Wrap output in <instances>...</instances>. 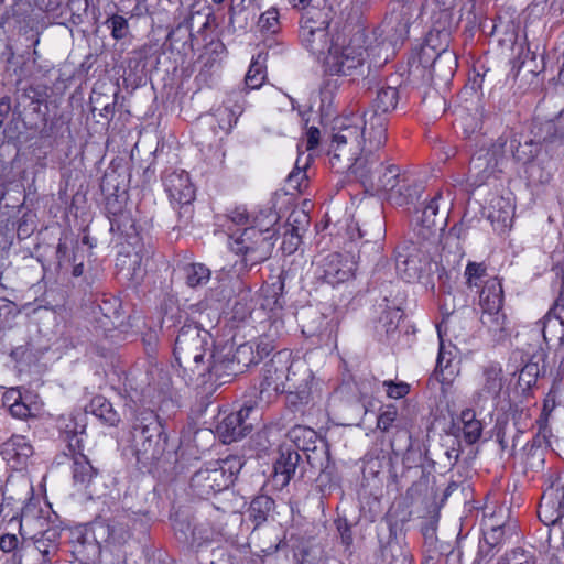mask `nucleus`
<instances>
[{"label": "nucleus", "instance_id": "1", "mask_svg": "<svg viewBox=\"0 0 564 564\" xmlns=\"http://www.w3.org/2000/svg\"><path fill=\"white\" fill-rule=\"evenodd\" d=\"M398 102V89L382 86L377 90L368 110L338 117L334 122L330 140L332 147L338 150L335 158L345 156L351 161L354 149H360L364 141V155L357 159L355 169L361 176L369 177L370 170L379 165L375 151L380 150L387 141V116L395 110Z\"/></svg>", "mask_w": 564, "mask_h": 564}, {"label": "nucleus", "instance_id": "2", "mask_svg": "<svg viewBox=\"0 0 564 564\" xmlns=\"http://www.w3.org/2000/svg\"><path fill=\"white\" fill-rule=\"evenodd\" d=\"M360 148H365L364 141H361ZM379 151L380 150L375 151V156L379 165L370 170L369 177L361 176L355 169V162L364 155L361 149H354L352 160L348 161L345 156L335 158L338 150L330 144L328 155L333 169L337 171H350L365 186H371L387 192L389 199L394 204L402 206L412 203L419 195L421 185L416 183V180L411 174L401 173L399 166L394 164L384 166Z\"/></svg>", "mask_w": 564, "mask_h": 564}, {"label": "nucleus", "instance_id": "3", "mask_svg": "<svg viewBox=\"0 0 564 564\" xmlns=\"http://www.w3.org/2000/svg\"><path fill=\"white\" fill-rule=\"evenodd\" d=\"M212 336L198 325L185 324L180 330L174 344V357L176 362L185 371L198 377L206 373L219 375L221 365L212 362L214 357L210 351Z\"/></svg>", "mask_w": 564, "mask_h": 564}, {"label": "nucleus", "instance_id": "4", "mask_svg": "<svg viewBox=\"0 0 564 564\" xmlns=\"http://www.w3.org/2000/svg\"><path fill=\"white\" fill-rule=\"evenodd\" d=\"M131 442L138 463L148 466L161 459L166 451L167 435L151 410L140 411L132 423Z\"/></svg>", "mask_w": 564, "mask_h": 564}, {"label": "nucleus", "instance_id": "5", "mask_svg": "<svg viewBox=\"0 0 564 564\" xmlns=\"http://www.w3.org/2000/svg\"><path fill=\"white\" fill-rule=\"evenodd\" d=\"M243 463L238 456L215 460L198 469L191 479V488L197 497L208 498L228 489L235 481Z\"/></svg>", "mask_w": 564, "mask_h": 564}, {"label": "nucleus", "instance_id": "6", "mask_svg": "<svg viewBox=\"0 0 564 564\" xmlns=\"http://www.w3.org/2000/svg\"><path fill=\"white\" fill-rule=\"evenodd\" d=\"M228 236L229 249L242 258L246 268H252L267 261L272 253L274 241H271L270 235L262 236L257 228H237L231 229Z\"/></svg>", "mask_w": 564, "mask_h": 564}, {"label": "nucleus", "instance_id": "7", "mask_svg": "<svg viewBox=\"0 0 564 564\" xmlns=\"http://www.w3.org/2000/svg\"><path fill=\"white\" fill-rule=\"evenodd\" d=\"M365 55L366 48L361 44L351 41L344 45L337 37V43L325 56V70L330 75L350 76L355 80L369 68L365 66Z\"/></svg>", "mask_w": 564, "mask_h": 564}, {"label": "nucleus", "instance_id": "8", "mask_svg": "<svg viewBox=\"0 0 564 564\" xmlns=\"http://www.w3.org/2000/svg\"><path fill=\"white\" fill-rule=\"evenodd\" d=\"M319 15V11H306L301 20L299 36L302 45L312 55L324 61L337 43V39L329 35V21L321 19Z\"/></svg>", "mask_w": 564, "mask_h": 564}, {"label": "nucleus", "instance_id": "9", "mask_svg": "<svg viewBox=\"0 0 564 564\" xmlns=\"http://www.w3.org/2000/svg\"><path fill=\"white\" fill-rule=\"evenodd\" d=\"M288 368H290L289 350L278 351L264 364L258 392L261 404H270L280 393L285 391L284 378Z\"/></svg>", "mask_w": 564, "mask_h": 564}, {"label": "nucleus", "instance_id": "10", "mask_svg": "<svg viewBox=\"0 0 564 564\" xmlns=\"http://www.w3.org/2000/svg\"><path fill=\"white\" fill-rule=\"evenodd\" d=\"M508 138L499 137L490 149L476 152L469 163V180L479 187L496 176L507 152Z\"/></svg>", "mask_w": 564, "mask_h": 564}, {"label": "nucleus", "instance_id": "11", "mask_svg": "<svg viewBox=\"0 0 564 564\" xmlns=\"http://www.w3.org/2000/svg\"><path fill=\"white\" fill-rule=\"evenodd\" d=\"M503 291L498 278L491 276L485 281L479 292L480 321L490 332L505 329L506 315L502 313Z\"/></svg>", "mask_w": 564, "mask_h": 564}, {"label": "nucleus", "instance_id": "12", "mask_svg": "<svg viewBox=\"0 0 564 564\" xmlns=\"http://www.w3.org/2000/svg\"><path fill=\"white\" fill-rule=\"evenodd\" d=\"M505 383L506 378L500 364L489 362L484 366L476 379L473 403L481 409H486L488 404L496 406Z\"/></svg>", "mask_w": 564, "mask_h": 564}, {"label": "nucleus", "instance_id": "13", "mask_svg": "<svg viewBox=\"0 0 564 564\" xmlns=\"http://www.w3.org/2000/svg\"><path fill=\"white\" fill-rule=\"evenodd\" d=\"M414 12L413 4L398 1L384 18L383 32L393 45L408 37Z\"/></svg>", "mask_w": 564, "mask_h": 564}, {"label": "nucleus", "instance_id": "14", "mask_svg": "<svg viewBox=\"0 0 564 564\" xmlns=\"http://www.w3.org/2000/svg\"><path fill=\"white\" fill-rule=\"evenodd\" d=\"M252 405L245 404L239 411L225 415L216 426V433L224 444H230L246 436L252 430L248 419Z\"/></svg>", "mask_w": 564, "mask_h": 564}, {"label": "nucleus", "instance_id": "15", "mask_svg": "<svg viewBox=\"0 0 564 564\" xmlns=\"http://www.w3.org/2000/svg\"><path fill=\"white\" fill-rule=\"evenodd\" d=\"M538 517L541 522L550 527L551 534H557L564 522V491L553 488L546 490L542 495Z\"/></svg>", "mask_w": 564, "mask_h": 564}, {"label": "nucleus", "instance_id": "16", "mask_svg": "<svg viewBox=\"0 0 564 564\" xmlns=\"http://www.w3.org/2000/svg\"><path fill=\"white\" fill-rule=\"evenodd\" d=\"M165 192L171 203L175 206L188 208L195 198V188L189 175L184 170H174L165 174L163 178Z\"/></svg>", "mask_w": 564, "mask_h": 564}, {"label": "nucleus", "instance_id": "17", "mask_svg": "<svg viewBox=\"0 0 564 564\" xmlns=\"http://www.w3.org/2000/svg\"><path fill=\"white\" fill-rule=\"evenodd\" d=\"M429 264V258L415 246L398 251L395 269L398 274L406 282L419 280Z\"/></svg>", "mask_w": 564, "mask_h": 564}, {"label": "nucleus", "instance_id": "18", "mask_svg": "<svg viewBox=\"0 0 564 564\" xmlns=\"http://www.w3.org/2000/svg\"><path fill=\"white\" fill-rule=\"evenodd\" d=\"M33 453V446L23 435H12L0 445L1 457L15 470L26 467Z\"/></svg>", "mask_w": 564, "mask_h": 564}, {"label": "nucleus", "instance_id": "19", "mask_svg": "<svg viewBox=\"0 0 564 564\" xmlns=\"http://www.w3.org/2000/svg\"><path fill=\"white\" fill-rule=\"evenodd\" d=\"M322 278L329 284H338L349 280L355 272L356 265L352 260L338 252L327 254L321 263Z\"/></svg>", "mask_w": 564, "mask_h": 564}, {"label": "nucleus", "instance_id": "20", "mask_svg": "<svg viewBox=\"0 0 564 564\" xmlns=\"http://www.w3.org/2000/svg\"><path fill=\"white\" fill-rule=\"evenodd\" d=\"M301 459L297 451L290 446H281L279 457L273 466V482L279 489L289 485L295 474L299 462Z\"/></svg>", "mask_w": 564, "mask_h": 564}, {"label": "nucleus", "instance_id": "21", "mask_svg": "<svg viewBox=\"0 0 564 564\" xmlns=\"http://www.w3.org/2000/svg\"><path fill=\"white\" fill-rule=\"evenodd\" d=\"M243 108L245 97L242 91L229 94L224 102V107L216 110L219 128L225 132H230L243 112Z\"/></svg>", "mask_w": 564, "mask_h": 564}, {"label": "nucleus", "instance_id": "22", "mask_svg": "<svg viewBox=\"0 0 564 564\" xmlns=\"http://www.w3.org/2000/svg\"><path fill=\"white\" fill-rule=\"evenodd\" d=\"M116 267L118 273L134 285H138L145 274V264L139 252L119 253Z\"/></svg>", "mask_w": 564, "mask_h": 564}, {"label": "nucleus", "instance_id": "23", "mask_svg": "<svg viewBox=\"0 0 564 564\" xmlns=\"http://www.w3.org/2000/svg\"><path fill=\"white\" fill-rule=\"evenodd\" d=\"M312 373L304 361L293 359L290 354V368L285 373L284 382L286 389H300L301 399L307 395V387H310Z\"/></svg>", "mask_w": 564, "mask_h": 564}, {"label": "nucleus", "instance_id": "24", "mask_svg": "<svg viewBox=\"0 0 564 564\" xmlns=\"http://www.w3.org/2000/svg\"><path fill=\"white\" fill-rule=\"evenodd\" d=\"M48 520L42 514V510L35 506H28L23 509L19 525V532L23 539L40 535L47 527Z\"/></svg>", "mask_w": 564, "mask_h": 564}, {"label": "nucleus", "instance_id": "25", "mask_svg": "<svg viewBox=\"0 0 564 564\" xmlns=\"http://www.w3.org/2000/svg\"><path fill=\"white\" fill-rule=\"evenodd\" d=\"M85 414L69 415L59 420V430L68 442L69 448L75 451L82 449L83 435L86 431Z\"/></svg>", "mask_w": 564, "mask_h": 564}, {"label": "nucleus", "instance_id": "26", "mask_svg": "<svg viewBox=\"0 0 564 564\" xmlns=\"http://www.w3.org/2000/svg\"><path fill=\"white\" fill-rule=\"evenodd\" d=\"M438 336L440 339H442L440 334ZM453 359L454 356L452 350L445 347L443 340H440L436 366L431 379L436 380L443 386L449 384L458 372L457 369L452 365Z\"/></svg>", "mask_w": 564, "mask_h": 564}, {"label": "nucleus", "instance_id": "27", "mask_svg": "<svg viewBox=\"0 0 564 564\" xmlns=\"http://www.w3.org/2000/svg\"><path fill=\"white\" fill-rule=\"evenodd\" d=\"M261 359L262 355L259 351H254L253 344L246 343L237 347L226 368L230 373L237 375L243 372L249 366L258 364Z\"/></svg>", "mask_w": 564, "mask_h": 564}, {"label": "nucleus", "instance_id": "28", "mask_svg": "<svg viewBox=\"0 0 564 564\" xmlns=\"http://www.w3.org/2000/svg\"><path fill=\"white\" fill-rule=\"evenodd\" d=\"M514 215V207L510 199L505 197H495L489 206V220L499 227V229H505L512 225Z\"/></svg>", "mask_w": 564, "mask_h": 564}, {"label": "nucleus", "instance_id": "29", "mask_svg": "<svg viewBox=\"0 0 564 564\" xmlns=\"http://www.w3.org/2000/svg\"><path fill=\"white\" fill-rule=\"evenodd\" d=\"M279 218V214L273 207H264L251 216V224L248 227L257 228L262 236L270 235L271 241H275L276 229L274 227Z\"/></svg>", "mask_w": 564, "mask_h": 564}, {"label": "nucleus", "instance_id": "30", "mask_svg": "<svg viewBox=\"0 0 564 564\" xmlns=\"http://www.w3.org/2000/svg\"><path fill=\"white\" fill-rule=\"evenodd\" d=\"M457 424L467 444H475L480 438L482 423L476 417V412L473 409H464Z\"/></svg>", "mask_w": 564, "mask_h": 564}, {"label": "nucleus", "instance_id": "31", "mask_svg": "<svg viewBox=\"0 0 564 564\" xmlns=\"http://www.w3.org/2000/svg\"><path fill=\"white\" fill-rule=\"evenodd\" d=\"M542 334L546 343L555 341L564 345V321L552 307L542 321Z\"/></svg>", "mask_w": 564, "mask_h": 564}, {"label": "nucleus", "instance_id": "32", "mask_svg": "<svg viewBox=\"0 0 564 564\" xmlns=\"http://www.w3.org/2000/svg\"><path fill=\"white\" fill-rule=\"evenodd\" d=\"M86 411L104 421L110 426H115L120 421L119 413L113 409L112 404L102 395L94 397L89 404L86 406Z\"/></svg>", "mask_w": 564, "mask_h": 564}, {"label": "nucleus", "instance_id": "33", "mask_svg": "<svg viewBox=\"0 0 564 564\" xmlns=\"http://www.w3.org/2000/svg\"><path fill=\"white\" fill-rule=\"evenodd\" d=\"M444 200L443 192L436 191L434 195L426 203L424 208L421 212L420 221L422 226L426 229L438 228L443 230L446 226V218L438 223L437 216L440 210V202Z\"/></svg>", "mask_w": 564, "mask_h": 564}, {"label": "nucleus", "instance_id": "34", "mask_svg": "<svg viewBox=\"0 0 564 564\" xmlns=\"http://www.w3.org/2000/svg\"><path fill=\"white\" fill-rule=\"evenodd\" d=\"M484 525V540L491 547L501 544L507 539V534H511L514 530L511 523L495 521L494 514L485 520Z\"/></svg>", "mask_w": 564, "mask_h": 564}, {"label": "nucleus", "instance_id": "35", "mask_svg": "<svg viewBox=\"0 0 564 564\" xmlns=\"http://www.w3.org/2000/svg\"><path fill=\"white\" fill-rule=\"evenodd\" d=\"M312 156L310 154H299L294 169L288 175L285 180V186L288 191L301 192L303 186H306L307 175L306 169L310 166Z\"/></svg>", "mask_w": 564, "mask_h": 564}, {"label": "nucleus", "instance_id": "36", "mask_svg": "<svg viewBox=\"0 0 564 564\" xmlns=\"http://www.w3.org/2000/svg\"><path fill=\"white\" fill-rule=\"evenodd\" d=\"M173 528L177 539L182 542H189L192 544H200L213 540L212 534H203L197 531V528H193L192 523L185 519H174Z\"/></svg>", "mask_w": 564, "mask_h": 564}, {"label": "nucleus", "instance_id": "37", "mask_svg": "<svg viewBox=\"0 0 564 564\" xmlns=\"http://www.w3.org/2000/svg\"><path fill=\"white\" fill-rule=\"evenodd\" d=\"M73 478L75 482L86 485L90 482L96 475V470L90 465L89 460L79 451L73 454Z\"/></svg>", "mask_w": 564, "mask_h": 564}, {"label": "nucleus", "instance_id": "38", "mask_svg": "<svg viewBox=\"0 0 564 564\" xmlns=\"http://www.w3.org/2000/svg\"><path fill=\"white\" fill-rule=\"evenodd\" d=\"M288 437L297 449L308 451L311 445H314L317 434L311 427L296 425L288 432Z\"/></svg>", "mask_w": 564, "mask_h": 564}, {"label": "nucleus", "instance_id": "39", "mask_svg": "<svg viewBox=\"0 0 564 564\" xmlns=\"http://www.w3.org/2000/svg\"><path fill=\"white\" fill-rule=\"evenodd\" d=\"M512 156L516 161L527 164L531 162L538 154L539 144L532 140L525 141L523 144L512 139L509 145Z\"/></svg>", "mask_w": 564, "mask_h": 564}, {"label": "nucleus", "instance_id": "40", "mask_svg": "<svg viewBox=\"0 0 564 564\" xmlns=\"http://www.w3.org/2000/svg\"><path fill=\"white\" fill-rule=\"evenodd\" d=\"M264 58L261 54L253 57L249 69L245 77V84L249 89H258L262 86L265 79V68L263 66Z\"/></svg>", "mask_w": 564, "mask_h": 564}, {"label": "nucleus", "instance_id": "41", "mask_svg": "<svg viewBox=\"0 0 564 564\" xmlns=\"http://www.w3.org/2000/svg\"><path fill=\"white\" fill-rule=\"evenodd\" d=\"M274 507V500L265 495L256 497L250 503V517L256 524L264 522Z\"/></svg>", "mask_w": 564, "mask_h": 564}, {"label": "nucleus", "instance_id": "42", "mask_svg": "<svg viewBox=\"0 0 564 564\" xmlns=\"http://www.w3.org/2000/svg\"><path fill=\"white\" fill-rule=\"evenodd\" d=\"M184 275L187 285L196 288L209 281L210 270L202 263H191L184 268Z\"/></svg>", "mask_w": 564, "mask_h": 564}, {"label": "nucleus", "instance_id": "43", "mask_svg": "<svg viewBox=\"0 0 564 564\" xmlns=\"http://www.w3.org/2000/svg\"><path fill=\"white\" fill-rule=\"evenodd\" d=\"M456 123L463 130L466 138H470L481 129V119L479 115L477 112L470 113L465 109L458 112Z\"/></svg>", "mask_w": 564, "mask_h": 564}, {"label": "nucleus", "instance_id": "44", "mask_svg": "<svg viewBox=\"0 0 564 564\" xmlns=\"http://www.w3.org/2000/svg\"><path fill=\"white\" fill-rule=\"evenodd\" d=\"M401 317L402 313L399 308H390L384 311L377 327L378 332H384L388 338L393 337L398 330Z\"/></svg>", "mask_w": 564, "mask_h": 564}, {"label": "nucleus", "instance_id": "45", "mask_svg": "<svg viewBox=\"0 0 564 564\" xmlns=\"http://www.w3.org/2000/svg\"><path fill=\"white\" fill-rule=\"evenodd\" d=\"M465 278L469 289L482 286L489 279L487 267L484 263L469 262L465 269Z\"/></svg>", "mask_w": 564, "mask_h": 564}, {"label": "nucleus", "instance_id": "46", "mask_svg": "<svg viewBox=\"0 0 564 564\" xmlns=\"http://www.w3.org/2000/svg\"><path fill=\"white\" fill-rule=\"evenodd\" d=\"M105 25L110 30V34L116 41L126 39L130 33L128 20L119 14L108 17L105 21Z\"/></svg>", "mask_w": 564, "mask_h": 564}, {"label": "nucleus", "instance_id": "47", "mask_svg": "<svg viewBox=\"0 0 564 564\" xmlns=\"http://www.w3.org/2000/svg\"><path fill=\"white\" fill-rule=\"evenodd\" d=\"M542 370L543 372L545 371L544 367L541 368L538 362H528L519 372V384L524 388H530L535 383Z\"/></svg>", "mask_w": 564, "mask_h": 564}, {"label": "nucleus", "instance_id": "48", "mask_svg": "<svg viewBox=\"0 0 564 564\" xmlns=\"http://www.w3.org/2000/svg\"><path fill=\"white\" fill-rule=\"evenodd\" d=\"M498 564H536V561L531 552L518 547L500 557Z\"/></svg>", "mask_w": 564, "mask_h": 564}, {"label": "nucleus", "instance_id": "49", "mask_svg": "<svg viewBox=\"0 0 564 564\" xmlns=\"http://www.w3.org/2000/svg\"><path fill=\"white\" fill-rule=\"evenodd\" d=\"M398 417V409L393 404H388L381 409L377 419V427L382 432H389Z\"/></svg>", "mask_w": 564, "mask_h": 564}, {"label": "nucleus", "instance_id": "50", "mask_svg": "<svg viewBox=\"0 0 564 564\" xmlns=\"http://www.w3.org/2000/svg\"><path fill=\"white\" fill-rule=\"evenodd\" d=\"M302 234L296 229H284L281 249L286 254H292L301 243Z\"/></svg>", "mask_w": 564, "mask_h": 564}, {"label": "nucleus", "instance_id": "51", "mask_svg": "<svg viewBox=\"0 0 564 564\" xmlns=\"http://www.w3.org/2000/svg\"><path fill=\"white\" fill-rule=\"evenodd\" d=\"M259 26L267 33H275L279 26V12L276 9H269L260 15Z\"/></svg>", "mask_w": 564, "mask_h": 564}, {"label": "nucleus", "instance_id": "52", "mask_svg": "<svg viewBox=\"0 0 564 564\" xmlns=\"http://www.w3.org/2000/svg\"><path fill=\"white\" fill-rule=\"evenodd\" d=\"M308 223H310L308 215L304 210L297 209V210H293L290 214V216L288 218V223L284 226V228L285 229H296V231L299 230V232L302 234L305 230Z\"/></svg>", "mask_w": 564, "mask_h": 564}, {"label": "nucleus", "instance_id": "53", "mask_svg": "<svg viewBox=\"0 0 564 564\" xmlns=\"http://www.w3.org/2000/svg\"><path fill=\"white\" fill-rule=\"evenodd\" d=\"M28 399H29L28 395H23L21 401L15 403V405H13L9 410L13 417L23 420V419L34 415V411H36L37 408L35 406V404L28 403Z\"/></svg>", "mask_w": 564, "mask_h": 564}, {"label": "nucleus", "instance_id": "54", "mask_svg": "<svg viewBox=\"0 0 564 564\" xmlns=\"http://www.w3.org/2000/svg\"><path fill=\"white\" fill-rule=\"evenodd\" d=\"M388 398L401 399L410 392V386L405 382H394L392 380H384L382 382Z\"/></svg>", "mask_w": 564, "mask_h": 564}, {"label": "nucleus", "instance_id": "55", "mask_svg": "<svg viewBox=\"0 0 564 564\" xmlns=\"http://www.w3.org/2000/svg\"><path fill=\"white\" fill-rule=\"evenodd\" d=\"M335 525L338 531L340 543L349 549L352 545L354 536L351 531V525L348 523L347 519L338 518L335 520Z\"/></svg>", "mask_w": 564, "mask_h": 564}, {"label": "nucleus", "instance_id": "56", "mask_svg": "<svg viewBox=\"0 0 564 564\" xmlns=\"http://www.w3.org/2000/svg\"><path fill=\"white\" fill-rule=\"evenodd\" d=\"M228 219L234 225L238 226H249L251 224V217L247 213V209L245 207H236L228 214Z\"/></svg>", "mask_w": 564, "mask_h": 564}, {"label": "nucleus", "instance_id": "57", "mask_svg": "<svg viewBox=\"0 0 564 564\" xmlns=\"http://www.w3.org/2000/svg\"><path fill=\"white\" fill-rule=\"evenodd\" d=\"M285 392L288 393V397H286L288 403L293 408H297L300 405L307 404L310 401V397H311V388L310 387H307V395L305 399H301L300 389H286Z\"/></svg>", "mask_w": 564, "mask_h": 564}, {"label": "nucleus", "instance_id": "58", "mask_svg": "<svg viewBox=\"0 0 564 564\" xmlns=\"http://www.w3.org/2000/svg\"><path fill=\"white\" fill-rule=\"evenodd\" d=\"M19 539L15 534L4 533L0 535V550L3 553H11L19 546Z\"/></svg>", "mask_w": 564, "mask_h": 564}, {"label": "nucleus", "instance_id": "59", "mask_svg": "<svg viewBox=\"0 0 564 564\" xmlns=\"http://www.w3.org/2000/svg\"><path fill=\"white\" fill-rule=\"evenodd\" d=\"M29 539L33 541L36 550L43 555L44 562H50V553L53 545L46 542V540L40 535H34V538Z\"/></svg>", "mask_w": 564, "mask_h": 564}, {"label": "nucleus", "instance_id": "60", "mask_svg": "<svg viewBox=\"0 0 564 564\" xmlns=\"http://www.w3.org/2000/svg\"><path fill=\"white\" fill-rule=\"evenodd\" d=\"M540 130L545 133V135L542 137V141L546 143H552L557 138V127L554 121H546L541 127Z\"/></svg>", "mask_w": 564, "mask_h": 564}, {"label": "nucleus", "instance_id": "61", "mask_svg": "<svg viewBox=\"0 0 564 564\" xmlns=\"http://www.w3.org/2000/svg\"><path fill=\"white\" fill-rule=\"evenodd\" d=\"M23 395L19 389L11 388L3 393L2 402L3 405L10 410L13 405H15V403L21 401Z\"/></svg>", "mask_w": 564, "mask_h": 564}, {"label": "nucleus", "instance_id": "62", "mask_svg": "<svg viewBox=\"0 0 564 564\" xmlns=\"http://www.w3.org/2000/svg\"><path fill=\"white\" fill-rule=\"evenodd\" d=\"M15 112L12 111L11 99L9 97H2L0 99V126L3 127L6 120L9 117H14Z\"/></svg>", "mask_w": 564, "mask_h": 564}, {"label": "nucleus", "instance_id": "63", "mask_svg": "<svg viewBox=\"0 0 564 564\" xmlns=\"http://www.w3.org/2000/svg\"><path fill=\"white\" fill-rule=\"evenodd\" d=\"M64 0H36V7L45 12L55 13L63 6Z\"/></svg>", "mask_w": 564, "mask_h": 564}, {"label": "nucleus", "instance_id": "64", "mask_svg": "<svg viewBox=\"0 0 564 564\" xmlns=\"http://www.w3.org/2000/svg\"><path fill=\"white\" fill-rule=\"evenodd\" d=\"M56 259L59 267H62L65 262L69 261L68 258V247L65 241L59 239L56 247Z\"/></svg>", "mask_w": 564, "mask_h": 564}]
</instances>
